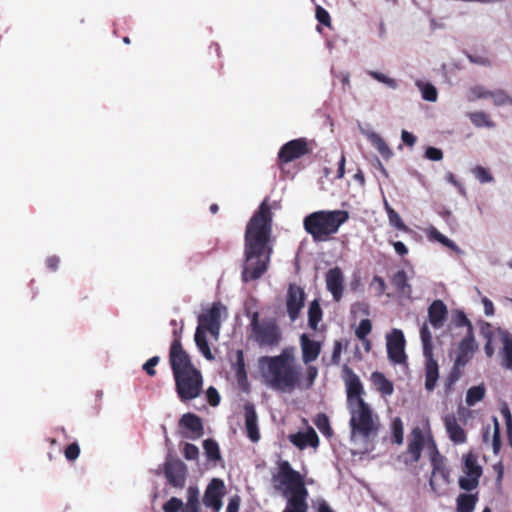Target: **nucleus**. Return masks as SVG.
<instances>
[{
  "mask_svg": "<svg viewBox=\"0 0 512 512\" xmlns=\"http://www.w3.org/2000/svg\"><path fill=\"white\" fill-rule=\"evenodd\" d=\"M271 207L265 199L247 223L244 236L245 264L242 279L245 282L259 279L267 270L272 254Z\"/></svg>",
  "mask_w": 512,
  "mask_h": 512,
  "instance_id": "f257e3e1",
  "label": "nucleus"
},
{
  "mask_svg": "<svg viewBox=\"0 0 512 512\" xmlns=\"http://www.w3.org/2000/svg\"><path fill=\"white\" fill-rule=\"evenodd\" d=\"M259 367L266 384L274 390L292 392L300 386L301 367L294 347H285L276 356H262Z\"/></svg>",
  "mask_w": 512,
  "mask_h": 512,
  "instance_id": "f03ea898",
  "label": "nucleus"
},
{
  "mask_svg": "<svg viewBox=\"0 0 512 512\" xmlns=\"http://www.w3.org/2000/svg\"><path fill=\"white\" fill-rule=\"evenodd\" d=\"M271 482L273 488L287 499L283 512H308L309 492L304 478L287 460L278 463L277 472L272 475Z\"/></svg>",
  "mask_w": 512,
  "mask_h": 512,
  "instance_id": "7ed1b4c3",
  "label": "nucleus"
},
{
  "mask_svg": "<svg viewBox=\"0 0 512 512\" xmlns=\"http://www.w3.org/2000/svg\"><path fill=\"white\" fill-rule=\"evenodd\" d=\"M350 218L347 210H319L305 216L303 226L315 242L328 241Z\"/></svg>",
  "mask_w": 512,
  "mask_h": 512,
  "instance_id": "20e7f679",
  "label": "nucleus"
},
{
  "mask_svg": "<svg viewBox=\"0 0 512 512\" xmlns=\"http://www.w3.org/2000/svg\"><path fill=\"white\" fill-rule=\"evenodd\" d=\"M250 323L248 326V338L260 348L273 349L282 341V331L277 321L273 318L260 319L258 311L248 314Z\"/></svg>",
  "mask_w": 512,
  "mask_h": 512,
  "instance_id": "39448f33",
  "label": "nucleus"
},
{
  "mask_svg": "<svg viewBox=\"0 0 512 512\" xmlns=\"http://www.w3.org/2000/svg\"><path fill=\"white\" fill-rule=\"evenodd\" d=\"M351 418L349 421L351 432L363 438H369L378 431L377 416L374 417L372 409L365 401L347 405Z\"/></svg>",
  "mask_w": 512,
  "mask_h": 512,
  "instance_id": "423d86ee",
  "label": "nucleus"
},
{
  "mask_svg": "<svg viewBox=\"0 0 512 512\" xmlns=\"http://www.w3.org/2000/svg\"><path fill=\"white\" fill-rule=\"evenodd\" d=\"M174 380L176 392L182 402L200 396L203 389V377L197 368L175 375Z\"/></svg>",
  "mask_w": 512,
  "mask_h": 512,
  "instance_id": "0eeeda50",
  "label": "nucleus"
},
{
  "mask_svg": "<svg viewBox=\"0 0 512 512\" xmlns=\"http://www.w3.org/2000/svg\"><path fill=\"white\" fill-rule=\"evenodd\" d=\"M173 334L175 338L169 349V363L173 376H175L196 369V367L193 365L188 353L183 349L178 332L175 330Z\"/></svg>",
  "mask_w": 512,
  "mask_h": 512,
  "instance_id": "6e6552de",
  "label": "nucleus"
},
{
  "mask_svg": "<svg viewBox=\"0 0 512 512\" xmlns=\"http://www.w3.org/2000/svg\"><path fill=\"white\" fill-rule=\"evenodd\" d=\"M482 467L478 464L477 457L469 452L464 456V477L459 478V487L465 491H472L479 485L482 476Z\"/></svg>",
  "mask_w": 512,
  "mask_h": 512,
  "instance_id": "1a4fd4ad",
  "label": "nucleus"
},
{
  "mask_svg": "<svg viewBox=\"0 0 512 512\" xmlns=\"http://www.w3.org/2000/svg\"><path fill=\"white\" fill-rule=\"evenodd\" d=\"M310 152L305 138H297L285 143L278 152V164L280 166L300 159Z\"/></svg>",
  "mask_w": 512,
  "mask_h": 512,
  "instance_id": "9d476101",
  "label": "nucleus"
},
{
  "mask_svg": "<svg viewBox=\"0 0 512 512\" xmlns=\"http://www.w3.org/2000/svg\"><path fill=\"white\" fill-rule=\"evenodd\" d=\"M406 340L400 329H393L386 336L387 355L394 364H403L407 360L405 353Z\"/></svg>",
  "mask_w": 512,
  "mask_h": 512,
  "instance_id": "9b49d317",
  "label": "nucleus"
},
{
  "mask_svg": "<svg viewBox=\"0 0 512 512\" xmlns=\"http://www.w3.org/2000/svg\"><path fill=\"white\" fill-rule=\"evenodd\" d=\"M342 379L345 383L347 405L364 401V387L359 376L348 366L342 368Z\"/></svg>",
  "mask_w": 512,
  "mask_h": 512,
  "instance_id": "f8f14e48",
  "label": "nucleus"
},
{
  "mask_svg": "<svg viewBox=\"0 0 512 512\" xmlns=\"http://www.w3.org/2000/svg\"><path fill=\"white\" fill-rule=\"evenodd\" d=\"M305 300L306 294L304 289L295 283L289 284L286 295V310L291 321L298 319Z\"/></svg>",
  "mask_w": 512,
  "mask_h": 512,
  "instance_id": "ddd939ff",
  "label": "nucleus"
},
{
  "mask_svg": "<svg viewBox=\"0 0 512 512\" xmlns=\"http://www.w3.org/2000/svg\"><path fill=\"white\" fill-rule=\"evenodd\" d=\"M221 308L220 303H213L209 309L198 317L197 328L208 331L217 338L221 327Z\"/></svg>",
  "mask_w": 512,
  "mask_h": 512,
  "instance_id": "4468645a",
  "label": "nucleus"
},
{
  "mask_svg": "<svg viewBox=\"0 0 512 512\" xmlns=\"http://www.w3.org/2000/svg\"><path fill=\"white\" fill-rule=\"evenodd\" d=\"M224 495L225 485L223 480L213 478L204 492L203 504L207 508H211L213 512H219L222 507V498Z\"/></svg>",
  "mask_w": 512,
  "mask_h": 512,
  "instance_id": "2eb2a0df",
  "label": "nucleus"
},
{
  "mask_svg": "<svg viewBox=\"0 0 512 512\" xmlns=\"http://www.w3.org/2000/svg\"><path fill=\"white\" fill-rule=\"evenodd\" d=\"M326 288L332 294L333 300L339 302L343 297L344 275L339 267L329 269L325 275Z\"/></svg>",
  "mask_w": 512,
  "mask_h": 512,
  "instance_id": "dca6fc26",
  "label": "nucleus"
},
{
  "mask_svg": "<svg viewBox=\"0 0 512 512\" xmlns=\"http://www.w3.org/2000/svg\"><path fill=\"white\" fill-rule=\"evenodd\" d=\"M443 423L448 434L449 439L454 444H463L467 440L466 432L459 423L457 417L453 413L446 414L443 417Z\"/></svg>",
  "mask_w": 512,
  "mask_h": 512,
  "instance_id": "f3484780",
  "label": "nucleus"
},
{
  "mask_svg": "<svg viewBox=\"0 0 512 512\" xmlns=\"http://www.w3.org/2000/svg\"><path fill=\"white\" fill-rule=\"evenodd\" d=\"M186 475V466L180 461L167 463L165 465V477L167 478L169 484L175 488H184L186 483Z\"/></svg>",
  "mask_w": 512,
  "mask_h": 512,
  "instance_id": "a211bd4d",
  "label": "nucleus"
},
{
  "mask_svg": "<svg viewBox=\"0 0 512 512\" xmlns=\"http://www.w3.org/2000/svg\"><path fill=\"white\" fill-rule=\"evenodd\" d=\"M478 345L475 341L474 334L466 333L465 337L458 345L457 356L455 362L458 365H465L473 358L474 353L477 351Z\"/></svg>",
  "mask_w": 512,
  "mask_h": 512,
  "instance_id": "6ab92c4d",
  "label": "nucleus"
},
{
  "mask_svg": "<svg viewBox=\"0 0 512 512\" xmlns=\"http://www.w3.org/2000/svg\"><path fill=\"white\" fill-rule=\"evenodd\" d=\"M424 376H425V389L429 392L433 391L437 386L439 379V365L434 359L433 354H424Z\"/></svg>",
  "mask_w": 512,
  "mask_h": 512,
  "instance_id": "aec40b11",
  "label": "nucleus"
},
{
  "mask_svg": "<svg viewBox=\"0 0 512 512\" xmlns=\"http://www.w3.org/2000/svg\"><path fill=\"white\" fill-rule=\"evenodd\" d=\"M300 346L302 351V361L308 365L314 362L321 353V343L312 340L307 334L300 336Z\"/></svg>",
  "mask_w": 512,
  "mask_h": 512,
  "instance_id": "412c9836",
  "label": "nucleus"
},
{
  "mask_svg": "<svg viewBox=\"0 0 512 512\" xmlns=\"http://www.w3.org/2000/svg\"><path fill=\"white\" fill-rule=\"evenodd\" d=\"M244 416L247 437L252 442H257L260 439V433L258 429V417L255 411V407L252 403H246L244 405Z\"/></svg>",
  "mask_w": 512,
  "mask_h": 512,
  "instance_id": "4be33fe9",
  "label": "nucleus"
},
{
  "mask_svg": "<svg viewBox=\"0 0 512 512\" xmlns=\"http://www.w3.org/2000/svg\"><path fill=\"white\" fill-rule=\"evenodd\" d=\"M288 438L293 445L301 450L307 446L316 448L319 444L318 435L312 427H309L305 432L290 434Z\"/></svg>",
  "mask_w": 512,
  "mask_h": 512,
  "instance_id": "5701e85b",
  "label": "nucleus"
},
{
  "mask_svg": "<svg viewBox=\"0 0 512 512\" xmlns=\"http://www.w3.org/2000/svg\"><path fill=\"white\" fill-rule=\"evenodd\" d=\"M424 445L425 438L423 432L419 427H415L411 431L407 446V453L411 456L413 462L419 461Z\"/></svg>",
  "mask_w": 512,
  "mask_h": 512,
  "instance_id": "b1692460",
  "label": "nucleus"
},
{
  "mask_svg": "<svg viewBox=\"0 0 512 512\" xmlns=\"http://www.w3.org/2000/svg\"><path fill=\"white\" fill-rule=\"evenodd\" d=\"M179 425L190 432V434L186 435V437L195 439L203 435L202 419L196 414H184L179 421Z\"/></svg>",
  "mask_w": 512,
  "mask_h": 512,
  "instance_id": "393cba45",
  "label": "nucleus"
},
{
  "mask_svg": "<svg viewBox=\"0 0 512 512\" xmlns=\"http://www.w3.org/2000/svg\"><path fill=\"white\" fill-rule=\"evenodd\" d=\"M447 314V307L442 300H434L428 308L429 322L435 329L443 326Z\"/></svg>",
  "mask_w": 512,
  "mask_h": 512,
  "instance_id": "a878e982",
  "label": "nucleus"
},
{
  "mask_svg": "<svg viewBox=\"0 0 512 512\" xmlns=\"http://www.w3.org/2000/svg\"><path fill=\"white\" fill-rule=\"evenodd\" d=\"M232 368L235 373V378L237 380L238 385L242 390L247 391L249 387V382L247 371L245 368L244 353L242 350L236 351L235 361L232 365Z\"/></svg>",
  "mask_w": 512,
  "mask_h": 512,
  "instance_id": "bb28decb",
  "label": "nucleus"
},
{
  "mask_svg": "<svg viewBox=\"0 0 512 512\" xmlns=\"http://www.w3.org/2000/svg\"><path fill=\"white\" fill-rule=\"evenodd\" d=\"M371 382L383 396L391 395L394 391L393 383L381 372H373Z\"/></svg>",
  "mask_w": 512,
  "mask_h": 512,
  "instance_id": "cd10ccee",
  "label": "nucleus"
},
{
  "mask_svg": "<svg viewBox=\"0 0 512 512\" xmlns=\"http://www.w3.org/2000/svg\"><path fill=\"white\" fill-rule=\"evenodd\" d=\"M367 139L371 142V144L377 149V151L380 153V155L384 159H389L392 157L393 152L390 149V147L387 145V143L384 141V139L377 134L376 132H367L365 133Z\"/></svg>",
  "mask_w": 512,
  "mask_h": 512,
  "instance_id": "c85d7f7f",
  "label": "nucleus"
},
{
  "mask_svg": "<svg viewBox=\"0 0 512 512\" xmlns=\"http://www.w3.org/2000/svg\"><path fill=\"white\" fill-rule=\"evenodd\" d=\"M477 501V494H460L456 499L457 512H473Z\"/></svg>",
  "mask_w": 512,
  "mask_h": 512,
  "instance_id": "c756f323",
  "label": "nucleus"
},
{
  "mask_svg": "<svg viewBox=\"0 0 512 512\" xmlns=\"http://www.w3.org/2000/svg\"><path fill=\"white\" fill-rule=\"evenodd\" d=\"M181 512H200L199 490L195 486L187 489V502Z\"/></svg>",
  "mask_w": 512,
  "mask_h": 512,
  "instance_id": "7c9ffc66",
  "label": "nucleus"
},
{
  "mask_svg": "<svg viewBox=\"0 0 512 512\" xmlns=\"http://www.w3.org/2000/svg\"><path fill=\"white\" fill-rule=\"evenodd\" d=\"M502 361L501 365L512 370V335L506 333L502 336Z\"/></svg>",
  "mask_w": 512,
  "mask_h": 512,
  "instance_id": "2f4dec72",
  "label": "nucleus"
},
{
  "mask_svg": "<svg viewBox=\"0 0 512 512\" xmlns=\"http://www.w3.org/2000/svg\"><path fill=\"white\" fill-rule=\"evenodd\" d=\"M427 236L430 240L437 241L441 243L443 246L455 251L459 252V247L455 244L454 241L440 233L434 226H431L427 229Z\"/></svg>",
  "mask_w": 512,
  "mask_h": 512,
  "instance_id": "473e14b6",
  "label": "nucleus"
},
{
  "mask_svg": "<svg viewBox=\"0 0 512 512\" xmlns=\"http://www.w3.org/2000/svg\"><path fill=\"white\" fill-rule=\"evenodd\" d=\"M206 332L207 331L202 330L201 328H196L195 343H196L197 347L199 348V350L201 351V353L203 354V356L208 360H212L213 355L211 353V350H210V347H209V344L207 341Z\"/></svg>",
  "mask_w": 512,
  "mask_h": 512,
  "instance_id": "72a5a7b5",
  "label": "nucleus"
},
{
  "mask_svg": "<svg viewBox=\"0 0 512 512\" xmlns=\"http://www.w3.org/2000/svg\"><path fill=\"white\" fill-rule=\"evenodd\" d=\"M322 315L323 312L318 301H312L308 309V324L311 329L317 330L318 324L322 319Z\"/></svg>",
  "mask_w": 512,
  "mask_h": 512,
  "instance_id": "f704fd0d",
  "label": "nucleus"
},
{
  "mask_svg": "<svg viewBox=\"0 0 512 512\" xmlns=\"http://www.w3.org/2000/svg\"><path fill=\"white\" fill-rule=\"evenodd\" d=\"M468 117L472 124L478 128L487 127L493 128L495 127V123L490 119V116L483 111H476L468 113Z\"/></svg>",
  "mask_w": 512,
  "mask_h": 512,
  "instance_id": "c9c22d12",
  "label": "nucleus"
},
{
  "mask_svg": "<svg viewBox=\"0 0 512 512\" xmlns=\"http://www.w3.org/2000/svg\"><path fill=\"white\" fill-rule=\"evenodd\" d=\"M391 282L393 286L396 288V290L400 293L406 294L409 293L411 290V286L408 283V277L404 270L397 271L392 279Z\"/></svg>",
  "mask_w": 512,
  "mask_h": 512,
  "instance_id": "e433bc0d",
  "label": "nucleus"
},
{
  "mask_svg": "<svg viewBox=\"0 0 512 512\" xmlns=\"http://www.w3.org/2000/svg\"><path fill=\"white\" fill-rule=\"evenodd\" d=\"M486 393L485 386L483 384L472 386L467 390L466 403L468 406H474L477 402L484 399Z\"/></svg>",
  "mask_w": 512,
  "mask_h": 512,
  "instance_id": "4c0bfd02",
  "label": "nucleus"
},
{
  "mask_svg": "<svg viewBox=\"0 0 512 512\" xmlns=\"http://www.w3.org/2000/svg\"><path fill=\"white\" fill-rule=\"evenodd\" d=\"M465 365H458L457 362L454 361L453 367L445 379V391L448 393L452 390L454 384L461 378L462 369Z\"/></svg>",
  "mask_w": 512,
  "mask_h": 512,
  "instance_id": "58836bf2",
  "label": "nucleus"
},
{
  "mask_svg": "<svg viewBox=\"0 0 512 512\" xmlns=\"http://www.w3.org/2000/svg\"><path fill=\"white\" fill-rule=\"evenodd\" d=\"M203 449L206 457L211 461H218L221 459L220 449L218 443L213 439H206L203 441Z\"/></svg>",
  "mask_w": 512,
  "mask_h": 512,
  "instance_id": "ea45409f",
  "label": "nucleus"
},
{
  "mask_svg": "<svg viewBox=\"0 0 512 512\" xmlns=\"http://www.w3.org/2000/svg\"><path fill=\"white\" fill-rule=\"evenodd\" d=\"M385 210L388 215L389 223L397 228L398 230H407V226L404 224L400 215L385 201Z\"/></svg>",
  "mask_w": 512,
  "mask_h": 512,
  "instance_id": "a19ab883",
  "label": "nucleus"
},
{
  "mask_svg": "<svg viewBox=\"0 0 512 512\" xmlns=\"http://www.w3.org/2000/svg\"><path fill=\"white\" fill-rule=\"evenodd\" d=\"M420 337L423 346L424 354H433L432 334L427 326L424 324L420 329Z\"/></svg>",
  "mask_w": 512,
  "mask_h": 512,
  "instance_id": "79ce46f5",
  "label": "nucleus"
},
{
  "mask_svg": "<svg viewBox=\"0 0 512 512\" xmlns=\"http://www.w3.org/2000/svg\"><path fill=\"white\" fill-rule=\"evenodd\" d=\"M453 323L457 327H466L467 333L474 334V328L471 323V321L467 318L466 314L461 311L457 310L453 315Z\"/></svg>",
  "mask_w": 512,
  "mask_h": 512,
  "instance_id": "37998d69",
  "label": "nucleus"
},
{
  "mask_svg": "<svg viewBox=\"0 0 512 512\" xmlns=\"http://www.w3.org/2000/svg\"><path fill=\"white\" fill-rule=\"evenodd\" d=\"M421 89L422 98L426 101L435 102L438 98V92L434 85L431 83H417Z\"/></svg>",
  "mask_w": 512,
  "mask_h": 512,
  "instance_id": "c03bdc74",
  "label": "nucleus"
},
{
  "mask_svg": "<svg viewBox=\"0 0 512 512\" xmlns=\"http://www.w3.org/2000/svg\"><path fill=\"white\" fill-rule=\"evenodd\" d=\"M314 424L316 425V427L319 429V431L322 434H324L326 436L331 435L332 430L330 427L329 419L326 414H324V413L317 414L314 419Z\"/></svg>",
  "mask_w": 512,
  "mask_h": 512,
  "instance_id": "a18cd8bd",
  "label": "nucleus"
},
{
  "mask_svg": "<svg viewBox=\"0 0 512 512\" xmlns=\"http://www.w3.org/2000/svg\"><path fill=\"white\" fill-rule=\"evenodd\" d=\"M367 74L371 76L373 79L385 84L391 89H396L398 86L397 81L395 79L390 78L381 72L369 70L367 71Z\"/></svg>",
  "mask_w": 512,
  "mask_h": 512,
  "instance_id": "49530a36",
  "label": "nucleus"
},
{
  "mask_svg": "<svg viewBox=\"0 0 512 512\" xmlns=\"http://www.w3.org/2000/svg\"><path fill=\"white\" fill-rule=\"evenodd\" d=\"M490 98H492L495 106H503L505 104L512 105V97L503 90L492 91Z\"/></svg>",
  "mask_w": 512,
  "mask_h": 512,
  "instance_id": "de8ad7c7",
  "label": "nucleus"
},
{
  "mask_svg": "<svg viewBox=\"0 0 512 512\" xmlns=\"http://www.w3.org/2000/svg\"><path fill=\"white\" fill-rule=\"evenodd\" d=\"M372 330V323L369 319H362L357 327L355 334L359 340H366Z\"/></svg>",
  "mask_w": 512,
  "mask_h": 512,
  "instance_id": "09e8293b",
  "label": "nucleus"
},
{
  "mask_svg": "<svg viewBox=\"0 0 512 512\" xmlns=\"http://www.w3.org/2000/svg\"><path fill=\"white\" fill-rule=\"evenodd\" d=\"M473 174L481 183H488L494 180L489 170L480 165L473 169Z\"/></svg>",
  "mask_w": 512,
  "mask_h": 512,
  "instance_id": "8fccbe9b",
  "label": "nucleus"
},
{
  "mask_svg": "<svg viewBox=\"0 0 512 512\" xmlns=\"http://www.w3.org/2000/svg\"><path fill=\"white\" fill-rule=\"evenodd\" d=\"M393 441L396 444L403 443V424L400 418H395L392 423Z\"/></svg>",
  "mask_w": 512,
  "mask_h": 512,
  "instance_id": "3c124183",
  "label": "nucleus"
},
{
  "mask_svg": "<svg viewBox=\"0 0 512 512\" xmlns=\"http://www.w3.org/2000/svg\"><path fill=\"white\" fill-rule=\"evenodd\" d=\"M492 91L485 89L483 86H475L470 89L468 99L475 101L476 99L490 97Z\"/></svg>",
  "mask_w": 512,
  "mask_h": 512,
  "instance_id": "603ef678",
  "label": "nucleus"
},
{
  "mask_svg": "<svg viewBox=\"0 0 512 512\" xmlns=\"http://www.w3.org/2000/svg\"><path fill=\"white\" fill-rule=\"evenodd\" d=\"M494 431H493V451L494 453H498L501 448V435H500V425L498 419L493 417Z\"/></svg>",
  "mask_w": 512,
  "mask_h": 512,
  "instance_id": "864d4df0",
  "label": "nucleus"
},
{
  "mask_svg": "<svg viewBox=\"0 0 512 512\" xmlns=\"http://www.w3.org/2000/svg\"><path fill=\"white\" fill-rule=\"evenodd\" d=\"M183 509V501L177 497L170 498L164 505V512H179Z\"/></svg>",
  "mask_w": 512,
  "mask_h": 512,
  "instance_id": "5fc2aeb1",
  "label": "nucleus"
},
{
  "mask_svg": "<svg viewBox=\"0 0 512 512\" xmlns=\"http://www.w3.org/2000/svg\"><path fill=\"white\" fill-rule=\"evenodd\" d=\"M65 458L68 461L76 460L80 455V447L77 442L69 444L64 450Z\"/></svg>",
  "mask_w": 512,
  "mask_h": 512,
  "instance_id": "6e6d98bb",
  "label": "nucleus"
},
{
  "mask_svg": "<svg viewBox=\"0 0 512 512\" xmlns=\"http://www.w3.org/2000/svg\"><path fill=\"white\" fill-rule=\"evenodd\" d=\"M315 15H316V19L318 20L319 23H321L322 25H324L326 27L331 26V17L326 9H324L323 7L318 5L316 7Z\"/></svg>",
  "mask_w": 512,
  "mask_h": 512,
  "instance_id": "4d7b16f0",
  "label": "nucleus"
},
{
  "mask_svg": "<svg viewBox=\"0 0 512 512\" xmlns=\"http://www.w3.org/2000/svg\"><path fill=\"white\" fill-rule=\"evenodd\" d=\"M160 357L159 356H153L150 359H148L143 364V370L147 373V375L153 377L156 375L155 366L159 363Z\"/></svg>",
  "mask_w": 512,
  "mask_h": 512,
  "instance_id": "13d9d810",
  "label": "nucleus"
},
{
  "mask_svg": "<svg viewBox=\"0 0 512 512\" xmlns=\"http://www.w3.org/2000/svg\"><path fill=\"white\" fill-rule=\"evenodd\" d=\"M183 455L187 460H195L199 455L198 447L191 443H186L183 448Z\"/></svg>",
  "mask_w": 512,
  "mask_h": 512,
  "instance_id": "bf43d9fd",
  "label": "nucleus"
},
{
  "mask_svg": "<svg viewBox=\"0 0 512 512\" xmlns=\"http://www.w3.org/2000/svg\"><path fill=\"white\" fill-rule=\"evenodd\" d=\"M317 376H318L317 367L308 364L307 369H306V387L307 388L312 387Z\"/></svg>",
  "mask_w": 512,
  "mask_h": 512,
  "instance_id": "052dcab7",
  "label": "nucleus"
},
{
  "mask_svg": "<svg viewBox=\"0 0 512 512\" xmlns=\"http://www.w3.org/2000/svg\"><path fill=\"white\" fill-rule=\"evenodd\" d=\"M425 157L432 161H440L443 158V152L436 147H428L425 151Z\"/></svg>",
  "mask_w": 512,
  "mask_h": 512,
  "instance_id": "680f3d73",
  "label": "nucleus"
},
{
  "mask_svg": "<svg viewBox=\"0 0 512 512\" xmlns=\"http://www.w3.org/2000/svg\"><path fill=\"white\" fill-rule=\"evenodd\" d=\"M207 400L211 406H217L220 403V395L216 388L209 387L206 392Z\"/></svg>",
  "mask_w": 512,
  "mask_h": 512,
  "instance_id": "e2e57ef3",
  "label": "nucleus"
},
{
  "mask_svg": "<svg viewBox=\"0 0 512 512\" xmlns=\"http://www.w3.org/2000/svg\"><path fill=\"white\" fill-rule=\"evenodd\" d=\"M342 353V343L340 341H335L333 345V351L331 355V362L334 365H338L341 359Z\"/></svg>",
  "mask_w": 512,
  "mask_h": 512,
  "instance_id": "0e129e2a",
  "label": "nucleus"
},
{
  "mask_svg": "<svg viewBox=\"0 0 512 512\" xmlns=\"http://www.w3.org/2000/svg\"><path fill=\"white\" fill-rule=\"evenodd\" d=\"M371 284L376 286V292L378 296H381L385 293L386 283L382 277L374 276Z\"/></svg>",
  "mask_w": 512,
  "mask_h": 512,
  "instance_id": "69168bd1",
  "label": "nucleus"
},
{
  "mask_svg": "<svg viewBox=\"0 0 512 512\" xmlns=\"http://www.w3.org/2000/svg\"><path fill=\"white\" fill-rule=\"evenodd\" d=\"M501 413L505 420L507 432H511V430H512V414L510 412L509 407L506 404H504L503 407L501 408Z\"/></svg>",
  "mask_w": 512,
  "mask_h": 512,
  "instance_id": "338daca9",
  "label": "nucleus"
},
{
  "mask_svg": "<svg viewBox=\"0 0 512 512\" xmlns=\"http://www.w3.org/2000/svg\"><path fill=\"white\" fill-rule=\"evenodd\" d=\"M240 506V498L238 496H234L230 498L226 512H238Z\"/></svg>",
  "mask_w": 512,
  "mask_h": 512,
  "instance_id": "774afa93",
  "label": "nucleus"
}]
</instances>
